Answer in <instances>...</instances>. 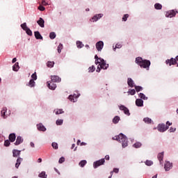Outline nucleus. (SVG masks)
<instances>
[{
  "label": "nucleus",
  "instance_id": "nucleus-1",
  "mask_svg": "<svg viewBox=\"0 0 178 178\" xmlns=\"http://www.w3.org/2000/svg\"><path fill=\"white\" fill-rule=\"evenodd\" d=\"M113 140L119 141L122 143V148H126L129 145V141L127 140V137L123 134H120L118 136L113 137Z\"/></svg>",
  "mask_w": 178,
  "mask_h": 178
},
{
  "label": "nucleus",
  "instance_id": "nucleus-2",
  "mask_svg": "<svg viewBox=\"0 0 178 178\" xmlns=\"http://www.w3.org/2000/svg\"><path fill=\"white\" fill-rule=\"evenodd\" d=\"M136 63L143 69L149 68L151 66V61L148 60H143V58L138 57L136 58Z\"/></svg>",
  "mask_w": 178,
  "mask_h": 178
},
{
  "label": "nucleus",
  "instance_id": "nucleus-3",
  "mask_svg": "<svg viewBox=\"0 0 178 178\" xmlns=\"http://www.w3.org/2000/svg\"><path fill=\"white\" fill-rule=\"evenodd\" d=\"M95 65H99L100 66L101 69H104V70L108 69L109 67V65L106 64L105 62V60L104 58H99L97 60H95Z\"/></svg>",
  "mask_w": 178,
  "mask_h": 178
},
{
  "label": "nucleus",
  "instance_id": "nucleus-4",
  "mask_svg": "<svg viewBox=\"0 0 178 178\" xmlns=\"http://www.w3.org/2000/svg\"><path fill=\"white\" fill-rule=\"evenodd\" d=\"M157 129L159 131H160L161 133H163L164 131H166L168 129H169V126H165V124H161L158 125Z\"/></svg>",
  "mask_w": 178,
  "mask_h": 178
},
{
  "label": "nucleus",
  "instance_id": "nucleus-5",
  "mask_svg": "<svg viewBox=\"0 0 178 178\" xmlns=\"http://www.w3.org/2000/svg\"><path fill=\"white\" fill-rule=\"evenodd\" d=\"M104 163H105V159H102L100 160H98V161L94 162L93 166H94L95 169H97V168H98V166H101L102 165H104Z\"/></svg>",
  "mask_w": 178,
  "mask_h": 178
},
{
  "label": "nucleus",
  "instance_id": "nucleus-6",
  "mask_svg": "<svg viewBox=\"0 0 178 178\" xmlns=\"http://www.w3.org/2000/svg\"><path fill=\"white\" fill-rule=\"evenodd\" d=\"M177 13V11H175V10H169L165 13L166 17H175L176 16V14Z\"/></svg>",
  "mask_w": 178,
  "mask_h": 178
},
{
  "label": "nucleus",
  "instance_id": "nucleus-7",
  "mask_svg": "<svg viewBox=\"0 0 178 178\" xmlns=\"http://www.w3.org/2000/svg\"><path fill=\"white\" fill-rule=\"evenodd\" d=\"M51 80L53 83H60L62 81V79L56 75H52Z\"/></svg>",
  "mask_w": 178,
  "mask_h": 178
},
{
  "label": "nucleus",
  "instance_id": "nucleus-8",
  "mask_svg": "<svg viewBox=\"0 0 178 178\" xmlns=\"http://www.w3.org/2000/svg\"><path fill=\"white\" fill-rule=\"evenodd\" d=\"M102 48H104V42L102 41H99L96 43V49H97V51L99 52L102 51Z\"/></svg>",
  "mask_w": 178,
  "mask_h": 178
},
{
  "label": "nucleus",
  "instance_id": "nucleus-9",
  "mask_svg": "<svg viewBox=\"0 0 178 178\" xmlns=\"http://www.w3.org/2000/svg\"><path fill=\"white\" fill-rule=\"evenodd\" d=\"M166 65H169V66H172V65H177V62L176 59L171 58L170 59H168L165 60Z\"/></svg>",
  "mask_w": 178,
  "mask_h": 178
},
{
  "label": "nucleus",
  "instance_id": "nucleus-10",
  "mask_svg": "<svg viewBox=\"0 0 178 178\" xmlns=\"http://www.w3.org/2000/svg\"><path fill=\"white\" fill-rule=\"evenodd\" d=\"M120 111H123L124 113H125L127 116H130V111H129V108H127V107L121 105L120 106Z\"/></svg>",
  "mask_w": 178,
  "mask_h": 178
},
{
  "label": "nucleus",
  "instance_id": "nucleus-11",
  "mask_svg": "<svg viewBox=\"0 0 178 178\" xmlns=\"http://www.w3.org/2000/svg\"><path fill=\"white\" fill-rule=\"evenodd\" d=\"M78 97H79V95H76V94L70 95L68 97V99H70V101H71V102H76V101H77Z\"/></svg>",
  "mask_w": 178,
  "mask_h": 178
},
{
  "label": "nucleus",
  "instance_id": "nucleus-12",
  "mask_svg": "<svg viewBox=\"0 0 178 178\" xmlns=\"http://www.w3.org/2000/svg\"><path fill=\"white\" fill-rule=\"evenodd\" d=\"M47 87L50 90H55V88H56V84H55L53 81H48L47 82Z\"/></svg>",
  "mask_w": 178,
  "mask_h": 178
},
{
  "label": "nucleus",
  "instance_id": "nucleus-13",
  "mask_svg": "<svg viewBox=\"0 0 178 178\" xmlns=\"http://www.w3.org/2000/svg\"><path fill=\"white\" fill-rule=\"evenodd\" d=\"M172 163L169 161L165 162L164 165V169L166 172L169 171L170 169H172Z\"/></svg>",
  "mask_w": 178,
  "mask_h": 178
},
{
  "label": "nucleus",
  "instance_id": "nucleus-14",
  "mask_svg": "<svg viewBox=\"0 0 178 178\" xmlns=\"http://www.w3.org/2000/svg\"><path fill=\"white\" fill-rule=\"evenodd\" d=\"M37 129L39 131H46L47 128L42 123L37 124Z\"/></svg>",
  "mask_w": 178,
  "mask_h": 178
},
{
  "label": "nucleus",
  "instance_id": "nucleus-15",
  "mask_svg": "<svg viewBox=\"0 0 178 178\" xmlns=\"http://www.w3.org/2000/svg\"><path fill=\"white\" fill-rule=\"evenodd\" d=\"M22 151L17 150V149H13V156L14 158H17V156H20Z\"/></svg>",
  "mask_w": 178,
  "mask_h": 178
},
{
  "label": "nucleus",
  "instance_id": "nucleus-16",
  "mask_svg": "<svg viewBox=\"0 0 178 178\" xmlns=\"http://www.w3.org/2000/svg\"><path fill=\"white\" fill-rule=\"evenodd\" d=\"M22 143H23V138H22V136H17L15 143V145H20Z\"/></svg>",
  "mask_w": 178,
  "mask_h": 178
},
{
  "label": "nucleus",
  "instance_id": "nucleus-17",
  "mask_svg": "<svg viewBox=\"0 0 178 178\" xmlns=\"http://www.w3.org/2000/svg\"><path fill=\"white\" fill-rule=\"evenodd\" d=\"M22 162H23V158L18 157L15 163V168L17 169H19V166H20Z\"/></svg>",
  "mask_w": 178,
  "mask_h": 178
},
{
  "label": "nucleus",
  "instance_id": "nucleus-18",
  "mask_svg": "<svg viewBox=\"0 0 178 178\" xmlns=\"http://www.w3.org/2000/svg\"><path fill=\"white\" fill-rule=\"evenodd\" d=\"M136 106H144V101L141 99H137L136 100Z\"/></svg>",
  "mask_w": 178,
  "mask_h": 178
},
{
  "label": "nucleus",
  "instance_id": "nucleus-19",
  "mask_svg": "<svg viewBox=\"0 0 178 178\" xmlns=\"http://www.w3.org/2000/svg\"><path fill=\"white\" fill-rule=\"evenodd\" d=\"M9 140L10 143H15L16 140V134H10L8 136Z\"/></svg>",
  "mask_w": 178,
  "mask_h": 178
},
{
  "label": "nucleus",
  "instance_id": "nucleus-20",
  "mask_svg": "<svg viewBox=\"0 0 178 178\" xmlns=\"http://www.w3.org/2000/svg\"><path fill=\"white\" fill-rule=\"evenodd\" d=\"M37 23H38V24L40 27H42V28H44V24L45 22L44 21V19L40 17V18H39V20L37 21Z\"/></svg>",
  "mask_w": 178,
  "mask_h": 178
},
{
  "label": "nucleus",
  "instance_id": "nucleus-21",
  "mask_svg": "<svg viewBox=\"0 0 178 178\" xmlns=\"http://www.w3.org/2000/svg\"><path fill=\"white\" fill-rule=\"evenodd\" d=\"M127 84L129 87H131V88H133V87L136 86H134V81H133V79H131V78H128Z\"/></svg>",
  "mask_w": 178,
  "mask_h": 178
},
{
  "label": "nucleus",
  "instance_id": "nucleus-22",
  "mask_svg": "<svg viewBox=\"0 0 178 178\" xmlns=\"http://www.w3.org/2000/svg\"><path fill=\"white\" fill-rule=\"evenodd\" d=\"M34 34L36 40H42V36L41 35V33H40L39 31H35Z\"/></svg>",
  "mask_w": 178,
  "mask_h": 178
},
{
  "label": "nucleus",
  "instance_id": "nucleus-23",
  "mask_svg": "<svg viewBox=\"0 0 178 178\" xmlns=\"http://www.w3.org/2000/svg\"><path fill=\"white\" fill-rule=\"evenodd\" d=\"M102 16H104V15H102V14H98L97 15H95V16L92 18V22H97V20H98L99 19H101V17H102Z\"/></svg>",
  "mask_w": 178,
  "mask_h": 178
},
{
  "label": "nucleus",
  "instance_id": "nucleus-24",
  "mask_svg": "<svg viewBox=\"0 0 178 178\" xmlns=\"http://www.w3.org/2000/svg\"><path fill=\"white\" fill-rule=\"evenodd\" d=\"M6 108H3L2 111H1V116L2 118H3V119H6Z\"/></svg>",
  "mask_w": 178,
  "mask_h": 178
},
{
  "label": "nucleus",
  "instance_id": "nucleus-25",
  "mask_svg": "<svg viewBox=\"0 0 178 178\" xmlns=\"http://www.w3.org/2000/svg\"><path fill=\"white\" fill-rule=\"evenodd\" d=\"M19 69V63H16L13 66V70L14 72H17Z\"/></svg>",
  "mask_w": 178,
  "mask_h": 178
},
{
  "label": "nucleus",
  "instance_id": "nucleus-26",
  "mask_svg": "<svg viewBox=\"0 0 178 178\" xmlns=\"http://www.w3.org/2000/svg\"><path fill=\"white\" fill-rule=\"evenodd\" d=\"M154 8L156 9L157 10H161V9H162V4L159 3H155Z\"/></svg>",
  "mask_w": 178,
  "mask_h": 178
},
{
  "label": "nucleus",
  "instance_id": "nucleus-27",
  "mask_svg": "<svg viewBox=\"0 0 178 178\" xmlns=\"http://www.w3.org/2000/svg\"><path fill=\"white\" fill-rule=\"evenodd\" d=\"M26 86H29V87H34V86H35V81H34V79H31Z\"/></svg>",
  "mask_w": 178,
  "mask_h": 178
},
{
  "label": "nucleus",
  "instance_id": "nucleus-28",
  "mask_svg": "<svg viewBox=\"0 0 178 178\" xmlns=\"http://www.w3.org/2000/svg\"><path fill=\"white\" fill-rule=\"evenodd\" d=\"M119 120H120V117H119V116H115V117H114V118L113 119V123H114L115 124H116L117 123H119Z\"/></svg>",
  "mask_w": 178,
  "mask_h": 178
},
{
  "label": "nucleus",
  "instance_id": "nucleus-29",
  "mask_svg": "<svg viewBox=\"0 0 178 178\" xmlns=\"http://www.w3.org/2000/svg\"><path fill=\"white\" fill-rule=\"evenodd\" d=\"M86 164H87V161L82 160L79 163V166H81V168H84V166H86Z\"/></svg>",
  "mask_w": 178,
  "mask_h": 178
},
{
  "label": "nucleus",
  "instance_id": "nucleus-30",
  "mask_svg": "<svg viewBox=\"0 0 178 178\" xmlns=\"http://www.w3.org/2000/svg\"><path fill=\"white\" fill-rule=\"evenodd\" d=\"M54 65H55V62L54 61H48L47 63V67H54Z\"/></svg>",
  "mask_w": 178,
  "mask_h": 178
},
{
  "label": "nucleus",
  "instance_id": "nucleus-31",
  "mask_svg": "<svg viewBox=\"0 0 178 178\" xmlns=\"http://www.w3.org/2000/svg\"><path fill=\"white\" fill-rule=\"evenodd\" d=\"M129 95H134L136 94V90L134 89H129L127 92Z\"/></svg>",
  "mask_w": 178,
  "mask_h": 178
},
{
  "label": "nucleus",
  "instance_id": "nucleus-32",
  "mask_svg": "<svg viewBox=\"0 0 178 178\" xmlns=\"http://www.w3.org/2000/svg\"><path fill=\"white\" fill-rule=\"evenodd\" d=\"M143 145L140 142H136L135 144H134V148H141V146Z\"/></svg>",
  "mask_w": 178,
  "mask_h": 178
},
{
  "label": "nucleus",
  "instance_id": "nucleus-33",
  "mask_svg": "<svg viewBox=\"0 0 178 178\" xmlns=\"http://www.w3.org/2000/svg\"><path fill=\"white\" fill-rule=\"evenodd\" d=\"M143 121L145 122V123H147L148 124H151V122H152V120H151L149 118H145L143 119Z\"/></svg>",
  "mask_w": 178,
  "mask_h": 178
},
{
  "label": "nucleus",
  "instance_id": "nucleus-34",
  "mask_svg": "<svg viewBox=\"0 0 178 178\" xmlns=\"http://www.w3.org/2000/svg\"><path fill=\"white\" fill-rule=\"evenodd\" d=\"M134 87L136 92H140V91H143V87L138 86H135Z\"/></svg>",
  "mask_w": 178,
  "mask_h": 178
},
{
  "label": "nucleus",
  "instance_id": "nucleus-35",
  "mask_svg": "<svg viewBox=\"0 0 178 178\" xmlns=\"http://www.w3.org/2000/svg\"><path fill=\"white\" fill-rule=\"evenodd\" d=\"M62 49H63V44H60L58 46V49H57L58 54H60L62 52Z\"/></svg>",
  "mask_w": 178,
  "mask_h": 178
},
{
  "label": "nucleus",
  "instance_id": "nucleus-36",
  "mask_svg": "<svg viewBox=\"0 0 178 178\" xmlns=\"http://www.w3.org/2000/svg\"><path fill=\"white\" fill-rule=\"evenodd\" d=\"M158 159L160 162L163 160V152L158 154Z\"/></svg>",
  "mask_w": 178,
  "mask_h": 178
},
{
  "label": "nucleus",
  "instance_id": "nucleus-37",
  "mask_svg": "<svg viewBox=\"0 0 178 178\" xmlns=\"http://www.w3.org/2000/svg\"><path fill=\"white\" fill-rule=\"evenodd\" d=\"M49 38L51 40H54L56 38V34L54 32H51L49 34Z\"/></svg>",
  "mask_w": 178,
  "mask_h": 178
},
{
  "label": "nucleus",
  "instance_id": "nucleus-38",
  "mask_svg": "<svg viewBox=\"0 0 178 178\" xmlns=\"http://www.w3.org/2000/svg\"><path fill=\"white\" fill-rule=\"evenodd\" d=\"M76 46H77V48H83L84 47V44H83V42L80 41H77Z\"/></svg>",
  "mask_w": 178,
  "mask_h": 178
},
{
  "label": "nucleus",
  "instance_id": "nucleus-39",
  "mask_svg": "<svg viewBox=\"0 0 178 178\" xmlns=\"http://www.w3.org/2000/svg\"><path fill=\"white\" fill-rule=\"evenodd\" d=\"M21 27L22 29L24 30V31H26L29 29V27H27V24H26V22L21 24Z\"/></svg>",
  "mask_w": 178,
  "mask_h": 178
},
{
  "label": "nucleus",
  "instance_id": "nucleus-40",
  "mask_svg": "<svg viewBox=\"0 0 178 178\" xmlns=\"http://www.w3.org/2000/svg\"><path fill=\"white\" fill-rule=\"evenodd\" d=\"M39 177L41 178H47V175L45 174V172H42L41 173L39 174Z\"/></svg>",
  "mask_w": 178,
  "mask_h": 178
},
{
  "label": "nucleus",
  "instance_id": "nucleus-41",
  "mask_svg": "<svg viewBox=\"0 0 178 178\" xmlns=\"http://www.w3.org/2000/svg\"><path fill=\"white\" fill-rule=\"evenodd\" d=\"M88 70L89 73H92L93 72H95V67L92 65L88 68Z\"/></svg>",
  "mask_w": 178,
  "mask_h": 178
},
{
  "label": "nucleus",
  "instance_id": "nucleus-42",
  "mask_svg": "<svg viewBox=\"0 0 178 178\" xmlns=\"http://www.w3.org/2000/svg\"><path fill=\"white\" fill-rule=\"evenodd\" d=\"M129 14H125L122 17V22H127V19H129Z\"/></svg>",
  "mask_w": 178,
  "mask_h": 178
},
{
  "label": "nucleus",
  "instance_id": "nucleus-43",
  "mask_svg": "<svg viewBox=\"0 0 178 178\" xmlns=\"http://www.w3.org/2000/svg\"><path fill=\"white\" fill-rule=\"evenodd\" d=\"M57 126H60L63 124V120H57L56 122Z\"/></svg>",
  "mask_w": 178,
  "mask_h": 178
},
{
  "label": "nucleus",
  "instance_id": "nucleus-44",
  "mask_svg": "<svg viewBox=\"0 0 178 178\" xmlns=\"http://www.w3.org/2000/svg\"><path fill=\"white\" fill-rule=\"evenodd\" d=\"M153 162L152 161L149 160H147L145 161V165H147V166H151L152 165H153Z\"/></svg>",
  "mask_w": 178,
  "mask_h": 178
},
{
  "label": "nucleus",
  "instance_id": "nucleus-45",
  "mask_svg": "<svg viewBox=\"0 0 178 178\" xmlns=\"http://www.w3.org/2000/svg\"><path fill=\"white\" fill-rule=\"evenodd\" d=\"M25 31L28 35H33V32L30 29L28 28Z\"/></svg>",
  "mask_w": 178,
  "mask_h": 178
},
{
  "label": "nucleus",
  "instance_id": "nucleus-46",
  "mask_svg": "<svg viewBox=\"0 0 178 178\" xmlns=\"http://www.w3.org/2000/svg\"><path fill=\"white\" fill-rule=\"evenodd\" d=\"M4 145H5V147H9V145H10V140H5Z\"/></svg>",
  "mask_w": 178,
  "mask_h": 178
},
{
  "label": "nucleus",
  "instance_id": "nucleus-47",
  "mask_svg": "<svg viewBox=\"0 0 178 178\" xmlns=\"http://www.w3.org/2000/svg\"><path fill=\"white\" fill-rule=\"evenodd\" d=\"M139 98H140L141 99H147V97H145V95H144L143 93H140L139 94Z\"/></svg>",
  "mask_w": 178,
  "mask_h": 178
},
{
  "label": "nucleus",
  "instance_id": "nucleus-48",
  "mask_svg": "<svg viewBox=\"0 0 178 178\" xmlns=\"http://www.w3.org/2000/svg\"><path fill=\"white\" fill-rule=\"evenodd\" d=\"M32 80H37V72H35L31 75Z\"/></svg>",
  "mask_w": 178,
  "mask_h": 178
},
{
  "label": "nucleus",
  "instance_id": "nucleus-49",
  "mask_svg": "<svg viewBox=\"0 0 178 178\" xmlns=\"http://www.w3.org/2000/svg\"><path fill=\"white\" fill-rule=\"evenodd\" d=\"M113 173H119L118 168H114L113 170L111 172V175H113Z\"/></svg>",
  "mask_w": 178,
  "mask_h": 178
},
{
  "label": "nucleus",
  "instance_id": "nucleus-50",
  "mask_svg": "<svg viewBox=\"0 0 178 178\" xmlns=\"http://www.w3.org/2000/svg\"><path fill=\"white\" fill-rule=\"evenodd\" d=\"M51 145H52V147H53V148H54V149H58V143H53L52 144H51Z\"/></svg>",
  "mask_w": 178,
  "mask_h": 178
},
{
  "label": "nucleus",
  "instance_id": "nucleus-51",
  "mask_svg": "<svg viewBox=\"0 0 178 178\" xmlns=\"http://www.w3.org/2000/svg\"><path fill=\"white\" fill-rule=\"evenodd\" d=\"M63 113V109H58L57 110V111L56 112V115H60Z\"/></svg>",
  "mask_w": 178,
  "mask_h": 178
},
{
  "label": "nucleus",
  "instance_id": "nucleus-52",
  "mask_svg": "<svg viewBox=\"0 0 178 178\" xmlns=\"http://www.w3.org/2000/svg\"><path fill=\"white\" fill-rule=\"evenodd\" d=\"M38 9L39 10H41V12H44V10H45V7L43 6H39Z\"/></svg>",
  "mask_w": 178,
  "mask_h": 178
},
{
  "label": "nucleus",
  "instance_id": "nucleus-53",
  "mask_svg": "<svg viewBox=\"0 0 178 178\" xmlns=\"http://www.w3.org/2000/svg\"><path fill=\"white\" fill-rule=\"evenodd\" d=\"M63 162H65V157H61L58 161V163H63Z\"/></svg>",
  "mask_w": 178,
  "mask_h": 178
},
{
  "label": "nucleus",
  "instance_id": "nucleus-54",
  "mask_svg": "<svg viewBox=\"0 0 178 178\" xmlns=\"http://www.w3.org/2000/svg\"><path fill=\"white\" fill-rule=\"evenodd\" d=\"M116 48H122V44L118 43L116 45H115V48H114V51H116Z\"/></svg>",
  "mask_w": 178,
  "mask_h": 178
},
{
  "label": "nucleus",
  "instance_id": "nucleus-55",
  "mask_svg": "<svg viewBox=\"0 0 178 178\" xmlns=\"http://www.w3.org/2000/svg\"><path fill=\"white\" fill-rule=\"evenodd\" d=\"M175 131H176V128L171 127L170 129V133H175Z\"/></svg>",
  "mask_w": 178,
  "mask_h": 178
},
{
  "label": "nucleus",
  "instance_id": "nucleus-56",
  "mask_svg": "<svg viewBox=\"0 0 178 178\" xmlns=\"http://www.w3.org/2000/svg\"><path fill=\"white\" fill-rule=\"evenodd\" d=\"M100 65L97 66V70L96 72H97V73H99L101 72V67H99Z\"/></svg>",
  "mask_w": 178,
  "mask_h": 178
},
{
  "label": "nucleus",
  "instance_id": "nucleus-57",
  "mask_svg": "<svg viewBox=\"0 0 178 178\" xmlns=\"http://www.w3.org/2000/svg\"><path fill=\"white\" fill-rule=\"evenodd\" d=\"M30 145L32 148H34V147H35L34 143H33V142H31Z\"/></svg>",
  "mask_w": 178,
  "mask_h": 178
},
{
  "label": "nucleus",
  "instance_id": "nucleus-58",
  "mask_svg": "<svg viewBox=\"0 0 178 178\" xmlns=\"http://www.w3.org/2000/svg\"><path fill=\"white\" fill-rule=\"evenodd\" d=\"M105 159H106V161H109V155H106Z\"/></svg>",
  "mask_w": 178,
  "mask_h": 178
},
{
  "label": "nucleus",
  "instance_id": "nucleus-59",
  "mask_svg": "<svg viewBox=\"0 0 178 178\" xmlns=\"http://www.w3.org/2000/svg\"><path fill=\"white\" fill-rule=\"evenodd\" d=\"M38 163H41V162H42V159L41 158L38 159Z\"/></svg>",
  "mask_w": 178,
  "mask_h": 178
},
{
  "label": "nucleus",
  "instance_id": "nucleus-60",
  "mask_svg": "<svg viewBox=\"0 0 178 178\" xmlns=\"http://www.w3.org/2000/svg\"><path fill=\"white\" fill-rule=\"evenodd\" d=\"M16 60H17V59H16V58H14L12 60L13 63H15Z\"/></svg>",
  "mask_w": 178,
  "mask_h": 178
},
{
  "label": "nucleus",
  "instance_id": "nucleus-61",
  "mask_svg": "<svg viewBox=\"0 0 178 178\" xmlns=\"http://www.w3.org/2000/svg\"><path fill=\"white\" fill-rule=\"evenodd\" d=\"M95 60H97L99 59V58L98 57L97 55H95Z\"/></svg>",
  "mask_w": 178,
  "mask_h": 178
},
{
  "label": "nucleus",
  "instance_id": "nucleus-62",
  "mask_svg": "<svg viewBox=\"0 0 178 178\" xmlns=\"http://www.w3.org/2000/svg\"><path fill=\"white\" fill-rule=\"evenodd\" d=\"M83 145H87V143H84V142H82L81 143V146H83Z\"/></svg>",
  "mask_w": 178,
  "mask_h": 178
},
{
  "label": "nucleus",
  "instance_id": "nucleus-63",
  "mask_svg": "<svg viewBox=\"0 0 178 178\" xmlns=\"http://www.w3.org/2000/svg\"><path fill=\"white\" fill-rule=\"evenodd\" d=\"M166 124H168V126H171L172 124V123L169 122V121H168Z\"/></svg>",
  "mask_w": 178,
  "mask_h": 178
},
{
  "label": "nucleus",
  "instance_id": "nucleus-64",
  "mask_svg": "<svg viewBox=\"0 0 178 178\" xmlns=\"http://www.w3.org/2000/svg\"><path fill=\"white\" fill-rule=\"evenodd\" d=\"M175 60H176V62H177V61H178V56H176V58H175Z\"/></svg>",
  "mask_w": 178,
  "mask_h": 178
}]
</instances>
